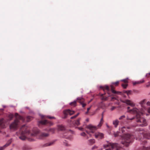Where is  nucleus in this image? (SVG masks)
<instances>
[{
	"mask_svg": "<svg viewBox=\"0 0 150 150\" xmlns=\"http://www.w3.org/2000/svg\"><path fill=\"white\" fill-rule=\"evenodd\" d=\"M78 129L80 130L81 131H83V128L82 127H78Z\"/></svg>",
	"mask_w": 150,
	"mask_h": 150,
	"instance_id": "obj_43",
	"label": "nucleus"
},
{
	"mask_svg": "<svg viewBox=\"0 0 150 150\" xmlns=\"http://www.w3.org/2000/svg\"><path fill=\"white\" fill-rule=\"evenodd\" d=\"M32 119V117L30 116H28L27 117V120L28 122L30 121Z\"/></svg>",
	"mask_w": 150,
	"mask_h": 150,
	"instance_id": "obj_32",
	"label": "nucleus"
},
{
	"mask_svg": "<svg viewBox=\"0 0 150 150\" xmlns=\"http://www.w3.org/2000/svg\"><path fill=\"white\" fill-rule=\"evenodd\" d=\"M145 101V100H143L140 102L139 104L140 105L141 108L138 109L139 111V112L142 116L144 113L147 110V108L144 105Z\"/></svg>",
	"mask_w": 150,
	"mask_h": 150,
	"instance_id": "obj_7",
	"label": "nucleus"
},
{
	"mask_svg": "<svg viewBox=\"0 0 150 150\" xmlns=\"http://www.w3.org/2000/svg\"><path fill=\"white\" fill-rule=\"evenodd\" d=\"M86 132L87 133H88V134H89L88 132V131H86Z\"/></svg>",
	"mask_w": 150,
	"mask_h": 150,
	"instance_id": "obj_57",
	"label": "nucleus"
},
{
	"mask_svg": "<svg viewBox=\"0 0 150 150\" xmlns=\"http://www.w3.org/2000/svg\"><path fill=\"white\" fill-rule=\"evenodd\" d=\"M63 113L64 115V118H66L67 115H70L74 114L75 112L73 110H71L69 109L63 111Z\"/></svg>",
	"mask_w": 150,
	"mask_h": 150,
	"instance_id": "obj_8",
	"label": "nucleus"
},
{
	"mask_svg": "<svg viewBox=\"0 0 150 150\" xmlns=\"http://www.w3.org/2000/svg\"><path fill=\"white\" fill-rule=\"evenodd\" d=\"M1 110H3V109H1Z\"/></svg>",
	"mask_w": 150,
	"mask_h": 150,
	"instance_id": "obj_59",
	"label": "nucleus"
},
{
	"mask_svg": "<svg viewBox=\"0 0 150 150\" xmlns=\"http://www.w3.org/2000/svg\"><path fill=\"white\" fill-rule=\"evenodd\" d=\"M70 131L71 132V133H73V131H71V130H70Z\"/></svg>",
	"mask_w": 150,
	"mask_h": 150,
	"instance_id": "obj_54",
	"label": "nucleus"
},
{
	"mask_svg": "<svg viewBox=\"0 0 150 150\" xmlns=\"http://www.w3.org/2000/svg\"><path fill=\"white\" fill-rule=\"evenodd\" d=\"M64 137L66 139H70L71 138V137L70 136V135H69L68 136H67V135L66 134H65L64 135Z\"/></svg>",
	"mask_w": 150,
	"mask_h": 150,
	"instance_id": "obj_27",
	"label": "nucleus"
},
{
	"mask_svg": "<svg viewBox=\"0 0 150 150\" xmlns=\"http://www.w3.org/2000/svg\"><path fill=\"white\" fill-rule=\"evenodd\" d=\"M147 105H149V106H150V102H148L147 103Z\"/></svg>",
	"mask_w": 150,
	"mask_h": 150,
	"instance_id": "obj_50",
	"label": "nucleus"
},
{
	"mask_svg": "<svg viewBox=\"0 0 150 150\" xmlns=\"http://www.w3.org/2000/svg\"><path fill=\"white\" fill-rule=\"evenodd\" d=\"M107 127L108 128H109V126L108 125H107Z\"/></svg>",
	"mask_w": 150,
	"mask_h": 150,
	"instance_id": "obj_55",
	"label": "nucleus"
},
{
	"mask_svg": "<svg viewBox=\"0 0 150 150\" xmlns=\"http://www.w3.org/2000/svg\"><path fill=\"white\" fill-rule=\"evenodd\" d=\"M21 136L19 138L22 140H25L27 138L26 136L30 135L31 136H35L38 132V131L34 133H31L28 127L25 125H24L21 127L20 129Z\"/></svg>",
	"mask_w": 150,
	"mask_h": 150,
	"instance_id": "obj_3",
	"label": "nucleus"
},
{
	"mask_svg": "<svg viewBox=\"0 0 150 150\" xmlns=\"http://www.w3.org/2000/svg\"><path fill=\"white\" fill-rule=\"evenodd\" d=\"M63 144L65 146H69V144L67 142L66 140H64L63 142Z\"/></svg>",
	"mask_w": 150,
	"mask_h": 150,
	"instance_id": "obj_29",
	"label": "nucleus"
},
{
	"mask_svg": "<svg viewBox=\"0 0 150 150\" xmlns=\"http://www.w3.org/2000/svg\"><path fill=\"white\" fill-rule=\"evenodd\" d=\"M122 86L125 89L127 86L128 84L127 83L122 84Z\"/></svg>",
	"mask_w": 150,
	"mask_h": 150,
	"instance_id": "obj_30",
	"label": "nucleus"
},
{
	"mask_svg": "<svg viewBox=\"0 0 150 150\" xmlns=\"http://www.w3.org/2000/svg\"><path fill=\"white\" fill-rule=\"evenodd\" d=\"M140 140H141V141H142V144H144L146 143V141L145 140H142L141 139H140Z\"/></svg>",
	"mask_w": 150,
	"mask_h": 150,
	"instance_id": "obj_41",
	"label": "nucleus"
},
{
	"mask_svg": "<svg viewBox=\"0 0 150 150\" xmlns=\"http://www.w3.org/2000/svg\"><path fill=\"white\" fill-rule=\"evenodd\" d=\"M134 137L130 134H124L122 137V143L127 146L133 141Z\"/></svg>",
	"mask_w": 150,
	"mask_h": 150,
	"instance_id": "obj_4",
	"label": "nucleus"
},
{
	"mask_svg": "<svg viewBox=\"0 0 150 150\" xmlns=\"http://www.w3.org/2000/svg\"><path fill=\"white\" fill-rule=\"evenodd\" d=\"M127 91H123V93H127Z\"/></svg>",
	"mask_w": 150,
	"mask_h": 150,
	"instance_id": "obj_52",
	"label": "nucleus"
},
{
	"mask_svg": "<svg viewBox=\"0 0 150 150\" xmlns=\"http://www.w3.org/2000/svg\"><path fill=\"white\" fill-rule=\"evenodd\" d=\"M144 82V80H142L140 81H137L134 82L133 83V85L134 86L136 84H139L141 83H143Z\"/></svg>",
	"mask_w": 150,
	"mask_h": 150,
	"instance_id": "obj_19",
	"label": "nucleus"
},
{
	"mask_svg": "<svg viewBox=\"0 0 150 150\" xmlns=\"http://www.w3.org/2000/svg\"><path fill=\"white\" fill-rule=\"evenodd\" d=\"M123 96H124V97H126V96H125V95H123Z\"/></svg>",
	"mask_w": 150,
	"mask_h": 150,
	"instance_id": "obj_58",
	"label": "nucleus"
},
{
	"mask_svg": "<svg viewBox=\"0 0 150 150\" xmlns=\"http://www.w3.org/2000/svg\"><path fill=\"white\" fill-rule=\"evenodd\" d=\"M56 142L55 140H53L52 141L50 142L47 143L45 144H44L43 146L44 147H46L47 146H52L55 143V142Z\"/></svg>",
	"mask_w": 150,
	"mask_h": 150,
	"instance_id": "obj_16",
	"label": "nucleus"
},
{
	"mask_svg": "<svg viewBox=\"0 0 150 150\" xmlns=\"http://www.w3.org/2000/svg\"><path fill=\"white\" fill-rule=\"evenodd\" d=\"M150 86V82L148 84L146 85V86L147 87H148L149 86Z\"/></svg>",
	"mask_w": 150,
	"mask_h": 150,
	"instance_id": "obj_51",
	"label": "nucleus"
},
{
	"mask_svg": "<svg viewBox=\"0 0 150 150\" xmlns=\"http://www.w3.org/2000/svg\"><path fill=\"white\" fill-rule=\"evenodd\" d=\"M122 102L128 105H129L131 106L134 107L135 105L131 101L129 100H126L122 101Z\"/></svg>",
	"mask_w": 150,
	"mask_h": 150,
	"instance_id": "obj_11",
	"label": "nucleus"
},
{
	"mask_svg": "<svg viewBox=\"0 0 150 150\" xmlns=\"http://www.w3.org/2000/svg\"><path fill=\"white\" fill-rule=\"evenodd\" d=\"M103 115L102 114V117L100 120V122L99 124L98 125L97 127L98 128L100 127L102 125V124L103 123Z\"/></svg>",
	"mask_w": 150,
	"mask_h": 150,
	"instance_id": "obj_18",
	"label": "nucleus"
},
{
	"mask_svg": "<svg viewBox=\"0 0 150 150\" xmlns=\"http://www.w3.org/2000/svg\"><path fill=\"white\" fill-rule=\"evenodd\" d=\"M143 136L144 137V138H145L147 139H150V133H146L144 134Z\"/></svg>",
	"mask_w": 150,
	"mask_h": 150,
	"instance_id": "obj_21",
	"label": "nucleus"
},
{
	"mask_svg": "<svg viewBox=\"0 0 150 150\" xmlns=\"http://www.w3.org/2000/svg\"><path fill=\"white\" fill-rule=\"evenodd\" d=\"M88 120H89L88 119L86 120V121H87L88 122Z\"/></svg>",
	"mask_w": 150,
	"mask_h": 150,
	"instance_id": "obj_56",
	"label": "nucleus"
},
{
	"mask_svg": "<svg viewBox=\"0 0 150 150\" xmlns=\"http://www.w3.org/2000/svg\"><path fill=\"white\" fill-rule=\"evenodd\" d=\"M49 136V134L48 133L41 132L40 134L39 138L40 139H43L48 137Z\"/></svg>",
	"mask_w": 150,
	"mask_h": 150,
	"instance_id": "obj_13",
	"label": "nucleus"
},
{
	"mask_svg": "<svg viewBox=\"0 0 150 150\" xmlns=\"http://www.w3.org/2000/svg\"><path fill=\"white\" fill-rule=\"evenodd\" d=\"M119 81H117L116 82H114L112 83V84H113V85H114L116 86H118V85L119 84Z\"/></svg>",
	"mask_w": 150,
	"mask_h": 150,
	"instance_id": "obj_35",
	"label": "nucleus"
},
{
	"mask_svg": "<svg viewBox=\"0 0 150 150\" xmlns=\"http://www.w3.org/2000/svg\"><path fill=\"white\" fill-rule=\"evenodd\" d=\"M55 131V129L54 128H50L49 129V131L52 132V133H54Z\"/></svg>",
	"mask_w": 150,
	"mask_h": 150,
	"instance_id": "obj_37",
	"label": "nucleus"
},
{
	"mask_svg": "<svg viewBox=\"0 0 150 150\" xmlns=\"http://www.w3.org/2000/svg\"><path fill=\"white\" fill-rule=\"evenodd\" d=\"M14 115L13 114H10L8 115V118L10 120H11L13 117Z\"/></svg>",
	"mask_w": 150,
	"mask_h": 150,
	"instance_id": "obj_28",
	"label": "nucleus"
},
{
	"mask_svg": "<svg viewBox=\"0 0 150 150\" xmlns=\"http://www.w3.org/2000/svg\"><path fill=\"white\" fill-rule=\"evenodd\" d=\"M91 108V106L89 108H88L87 109V111L86 112V114H87L88 113L89 110Z\"/></svg>",
	"mask_w": 150,
	"mask_h": 150,
	"instance_id": "obj_44",
	"label": "nucleus"
},
{
	"mask_svg": "<svg viewBox=\"0 0 150 150\" xmlns=\"http://www.w3.org/2000/svg\"><path fill=\"white\" fill-rule=\"evenodd\" d=\"M86 128L89 129L90 132L92 133L94 132V131L97 129V127L96 126H93L91 125L86 126Z\"/></svg>",
	"mask_w": 150,
	"mask_h": 150,
	"instance_id": "obj_10",
	"label": "nucleus"
},
{
	"mask_svg": "<svg viewBox=\"0 0 150 150\" xmlns=\"http://www.w3.org/2000/svg\"><path fill=\"white\" fill-rule=\"evenodd\" d=\"M119 122V121L118 120H116L113 121L112 124L115 127H117L118 125Z\"/></svg>",
	"mask_w": 150,
	"mask_h": 150,
	"instance_id": "obj_17",
	"label": "nucleus"
},
{
	"mask_svg": "<svg viewBox=\"0 0 150 150\" xmlns=\"http://www.w3.org/2000/svg\"><path fill=\"white\" fill-rule=\"evenodd\" d=\"M79 113H78L76 115H74V116H73L71 117V119H73L77 117L79 115Z\"/></svg>",
	"mask_w": 150,
	"mask_h": 150,
	"instance_id": "obj_33",
	"label": "nucleus"
},
{
	"mask_svg": "<svg viewBox=\"0 0 150 150\" xmlns=\"http://www.w3.org/2000/svg\"><path fill=\"white\" fill-rule=\"evenodd\" d=\"M89 144L91 145H92L95 143V140L93 139H91L88 140Z\"/></svg>",
	"mask_w": 150,
	"mask_h": 150,
	"instance_id": "obj_23",
	"label": "nucleus"
},
{
	"mask_svg": "<svg viewBox=\"0 0 150 150\" xmlns=\"http://www.w3.org/2000/svg\"><path fill=\"white\" fill-rule=\"evenodd\" d=\"M132 91L130 90L127 91V95L129 96V95H130Z\"/></svg>",
	"mask_w": 150,
	"mask_h": 150,
	"instance_id": "obj_40",
	"label": "nucleus"
},
{
	"mask_svg": "<svg viewBox=\"0 0 150 150\" xmlns=\"http://www.w3.org/2000/svg\"><path fill=\"white\" fill-rule=\"evenodd\" d=\"M12 139H11L8 141L7 143L3 146L0 147V150H3L6 147L8 146L12 142Z\"/></svg>",
	"mask_w": 150,
	"mask_h": 150,
	"instance_id": "obj_14",
	"label": "nucleus"
},
{
	"mask_svg": "<svg viewBox=\"0 0 150 150\" xmlns=\"http://www.w3.org/2000/svg\"><path fill=\"white\" fill-rule=\"evenodd\" d=\"M22 149L23 150H27L28 149V148L27 146H24L23 147Z\"/></svg>",
	"mask_w": 150,
	"mask_h": 150,
	"instance_id": "obj_36",
	"label": "nucleus"
},
{
	"mask_svg": "<svg viewBox=\"0 0 150 150\" xmlns=\"http://www.w3.org/2000/svg\"><path fill=\"white\" fill-rule=\"evenodd\" d=\"M116 108V107L114 106H112L111 108V110H113Z\"/></svg>",
	"mask_w": 150,
	"mask_h": 150,
	"instance_id": "obj_45",
	"label": "nucleus"
},
{
	"mask_svg": "<svg viewBox=\"0 0 150 150\" xmlns=\"http://www.w3.org/2000/svg\"><path fill=\"white\" fill-rule=\"evenodd\" d=\"M130 108L129 107H128L127 108L128 110L127 112L133 114L136 113V115L135 117H130L129 116H127V120H132L135 119L138 126L142 127L146 126L147 123L146 120L139 113V110L136 108H134L132 109L129 110Z\"/></svg>",
	"mask_w": 150,
	"mask_h": 150,
	"instance_id": "obj_1",
	"label": "nucleus"
},
{
	"mask_svg": "<svg viewBox=\"0 0 150 150\" xmlns=\"http://www.w3.org/2000/svg\"><path fill=\"white\" fill-rule=\"evenodd\" d=\"M121 81H123L125 83H128L127 79H126L121 80Z\"/></svg>",
	"mask_w": 150,
	"mask_h": 150,
	"instance_id": "obj_38",
	"label": "nucleus"
},
{
	"mask_svg": "<svg viewBox=\"0 0 150 150\" xmlns=\"http://www.w3.org/2000/svg\"><path fill=\"white\" fill-rule=\"evenodd\" d=\"M81 118H79L76 120H75L74 123L75 125L79 126L80 125V122L81 120Z\"/></svg>",
	"mask_w": 150,
	"mask_h": 150,
	"instance_id": "obj_20",
	"label": "nucleus"
},
{
	"mask_svg": "<svg viewBox=\"0 0 150 150\" xmlns=\"http://www.w3.org/2000/svg\"><path fill=\"white\" fill-rule=\"evenodd\" d=\"M110 88L111 90H110V89L108 86H100V88L103 89L104 92H105V91H106L107 92V94L108 95V96H105V94H106L105 93L103 94H101V99L102 100H107L108 97V96H112V95L111 93V92L112 93L115 94L119 95H121L122 94V92L117 91L115 90H114V88L113 85H111Z\"/></svg>",
	"mask_w": 150,
	"mask_h": 150,
	"instance_id": "obj_2",
	"label": "nucleus"
},
{
	"mask_svg": "<svg viewBox=\"0 0 150 150\" xmlns=\"http://www.w3.org/2000/svg\"><path fill=\"white\" fill-rule=\"evenodd\" d=\"M39 123L40 124L45 125L48 126L52 125L53 124L52 122L49 121L47 120H44L40 121L39 122Z\"/></svg>",
	"mask_w": 150,
	"mask_h": 150,
	"instance_id": "obj_9",
	"label": "nucleus"
},
{
	"mask_svg": "<svg viewBox=\"0 0 150 150\" xmlns=\"http://www.w3.org/2000/svg\"><path fill=\"white\" fill-rule=\"evenodd\" d=\"M77 100L82 105L83 107H85L86 104L84 103V99L82 97H78L77 99Z\"/></svg>",
	"mask_w": 150,
	"mask_h": 150,
	"instance_id": "obj_12",
	"label": "nucleus"
},
{
	"mask_svg": "<svg viewBox=\"0 0 150 150\" xmlns=\"http://www.w3.org/2000/svg\"><path fill=\"white\" fill-rule=\"evenodd\" d=\"M149 129H150V127H149Z\"/></svg>",
	"mask_w": 150,
	"mask_h": 150,
	"instance_id": "obj_60",
	"label": "nucleus"
},
{
	"mask_svg": "<svg viewBox=\"0 0 150 150\" xmlns=\"http://www.w3.org/2000/svg\"><path fill=\"white\" fill-rule=\"evenodd\" d=\"M98 150H103V149L102 148H100Z\"/></svg>",
	"mask_w": 150,
	"mask_h": 150,
	"instance_id": "obj_53",
	"label": "nucleus"
},
{
	"mask_svg": "<svg viewBox=\"0 0 150 150\" xmlns=\"http://www.w3.org/2000/svg\"><path fill=\"white\" fill-rule=\"evenodd\" d=\"M58 129L60 130H64L65 129V127L62 125H60L58 126Z\"/></svg>",
	"mask_w": 150,
	"mask_h": 150,
	"instance_id": "obj_25",
	"label": "nucleus"
},
{
	"mask_svg": "<svg viewBox=\"0 0 150 150\" xmlns=\"http://www.w3.org/2000/svg\"><path fill=\"white\" fill-rule=\"evenodd\" d=\"M47 117L49 118V119H55V117H51V116H47Z\"/></svg>",
	"mask_w": 150,
	"mask_h": 150,
	"instance_id": "obj_42",
	"label": "nucleus"
},
{
	"mask_svg": "<svg viewBox=\"0 0 150 150\" xmlns=\"http://www.w3.org/2000/svg\"><path fill=\"white\" fill-rule=\"evenodd\" d=\"M116 99V98L115 97H112L111 98V100L113 101L114 100Z\"/></svg>",
	"mask_w": 150,
	"mask_h": 150,
	"instance_id": "obj_48",
	"label": "nucleus"
},
{
	"mask_svg": "<svg viewBox=\"0 0 150 150\" xmlns=\"http://www.w3.org/2000/svg\"><path fill=\"white\" fill-rule=\"evenodd\" d=\"M95 137L96 138L102 139L103 137V134L102 133L98 132L96 133L95 135Z\"/></svg>",
	"mask_w": 150,
	"mask_h": 150,
	"instance_id": "obj_15",
	"label": "nucleus"
},
{
	"mask_svg": "<svg viewBox=\"0 0 150 150\" xmlns=\"http://www.w3.org/2000/svg\"><path fill=\"white\" fill-rule=\"evenodd\" d=\"M120 132H114V135L115 137H117L119 135V133Z\"/></svg>",
	"mask_w": 150,
	"mask_h": 150,
	"instance_id": "obj_31",
	"label": "nucleus"
},
{
	"mask_svg": "<svg viewBox=\"0 0 150 150\" xmlns=\"http://www.w3.org/2000/svg\"><path fill=\"white\" fill-rule=\"evenodd\" d=\"M76 101H74L71 102L70 103V105L71 106H73V107H75L76 106Z\"/></svg>",
	"mask_w": 150,
	"mask_h": 150,
	"instance_id": "obj_24",
	"label": "nucleus"
},
{
	"mask_svg": "<svg viewBox=\"0 0 150 150\" xmlns=\"http://www.w3.org/2000/svg\"><path fill=\"white\" fill-rule=\"evenodd\" d=\"M147 111L149 113H150V107L146 111Z\"/></svg>",
	"mask_w": 150,
	"mask_h": 150,
	"instance_id": "obj_49",
	"label": "nucleus"
},
{
	"mask_svg": "<svg viewBox=\"0 0 150 150\" xmlns=\"http://www.w3.org/2000/svg\"><path fill=\"white\" fill-rule=\"evenodd\" d=\"M130 128H131V127H123L121 128V130L122 132L123 133L125 132V130L124 129H126V130H127L126 129H130Z\"/></svg>",
	"mask_w": 150,
	"mask_h": 150,
	"instance_id": "obj_22",
	"label": "nucleus"
},
{
	"mask_svg": "<svg viewBox=\"0 0 150 150\" xmlns=\"http://www.w3.org/2000/svg\"><path fill=\"white\" fill-rule=\"evenodd\" d=\"M97 148V146H94L92 148V150H93L94 149H96Z\"/></svg>",
	"mask_w": 150,
	"mask_h": 150,
	"instance_id": "obj_46",
	"label": "nucleus"
},
{
	"mask_svg": "<svg viewBox=\"0 0 150 150\" xmlns=\"http://www.w3.org/2000/svg\"><path fill=\"white\" fill-rule=\"evenodd\" d=\"M143 150H150V147H145L144 146L143 148Z\"/></svg>",
	"mask_w": 150,
	"mask_h": 150,
	"instance_id": "obj_34",
	"label": "nucleus"
},
{
	"mask_svg": "<svg viewBox=\"0 0 150 150\" xmlns=\"http://www.w3.org/2000/svg\"><path fill=\"white\" fill-rule=\"evenodd\" d=\"M103 146L105 148H108L105 150H120L121 148L119 145L117 143H109L107 144L104 145Z\"/></svg>",
	"mask_w": 150,
	"mask_h": 150,
	"instance_id": "obj_6",
	"label": "nucleus"
},
{
	"mask_svg": "<svg viewBox=\"0 0 150 150\" xmlns=\"http://www.w3.org/2000/svg\"><path fill=\"white\" fill-rule=\"evenodd\" d=\"M125 115H122L121 117H120L119 119V120H121L123 119L124 118H125Z\"/></svg>",
	"mask_w": 150,
	"mask_h": 150,
	"instance_id": "obj_39",
	"label": "nucleus"
},
{
	"mask_svg": "<svg viewBox=\"0 0 150 150\" xmlns=\"http://www.w3.org/2000/svg\"><path fill=\"white\" fill-rule=\"evenodd\" d=\"M80 134H81V135L82 136L85 137L87 139L88 138V136L86 135V133L84 132H83L81 133Z\"/></svg>",
	"mask_w": 150,
	"mask_h": 150,
	"instance_id": "obj_26",
	"label": "nucleus"
},
{
	"mask_svg": "<svg viewBox=\"0 0 150 150\" xmlns=\"http://www.w3.org/2000/svg\"><path fill=\"white\" fill-rule=\"evenodd\" d=\"M15 116L16 119L10 125V128L11 129L14 130L16 129L17 128L19 122V120H24L23 117L19 115L17 113H15Z\"/></svg>",
	"mask_w": 150,
	"mask_h": 150,
	"instance_id": "obj_5",
	"label": "nucleus"
},
{
	"mask_svg": "<svg viewBox=\"0 0 150 150\" xmlns=\"http://www.w3.org/2000/svg\"><path fill=\"white\" fill-rule=\"evenodd\" d=\"M150 76V72L149 73V74H147L146 75V76L148 77H149V76Z\"/></svg>",
	"mask_w": 150,
	"mask_h": 150,
	"instance_id": "obj_47",
	"label": "nucleus"
}]
</instances>
